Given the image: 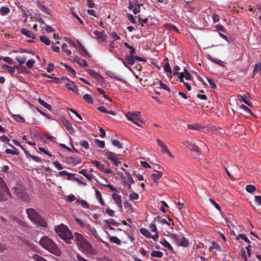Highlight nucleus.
Returning a JSON list of instances; mask_svg holds the SVG:
<instances>
[{"mask_svg": "<svg viewBox=\"0 0 261 261\" xmlns=\"http://www.w3.org/2000/svg\"><path fill=\"white\" fill-rule=\"evenodd\" d=\"M39 244L43 248L54 255L58 256L61 255V251L56 244L48 237H42L39 241Z\"/></svg>", "mask_w": 261, "mask_h": 261, "instance_id": "1", "label": "nucleus"}, {"mask_svg": "<svg viewBox=\"0 0 261 261\" xmlns=\"http://www.w3.org/2000/svg\"><path fill=\"white\" fill-rule=\"evenodd\" d=\"M55 230L57 234L67 244H71L73 240V235L68 227L63 224L55 227Z\"/></svg>", "mask_w": 261, "mask_h": 261, "instance_id": "2", "label": "nucleus"}, {"mask_svg": "<svg viewBox=\"0 0 261 261\" xmlns=\"http://www.w3.org/2000/svg\"><path fill=\"white\" fill-rule=\"evenodd\" d=\"M26 213L28 218L38 226L46 228L47 223L44 218L41 217L38 212L33 208H29L26 210Z\"/></svg>", "mask_w": 261, "mask_h": 261, "instance_id": "3", "label": "nucleus"}, {"mask_svg": "<svg viewBox=\"0 0 261 261\" xmlns=\"http://www.w3.org/2000/svg\"><path fill=\"white\" fill-rule=\"evenodd\" d=\"M127 119L132 121L134 124L139 127H142L138 121L143 122V118L141 116V113L139 111L128 112L125 114Z\"/></svg>", "mask_w": 261, "mask_h": 261, "instance_id": "4", "label": "nucleus"}, {"mask_svg": "<svg viewBox=\"0 0 261 261\" xmlns=\"http://www.w3.org/2000/svg\"><path fill=\"white\" fill-rule=\"evenodd\" d=\"M14 190L18 197L24 201H27L29 199V195L25 192L22 187H14Z\"/></svg>", "mask_w": 261, "mask_h": 261, "instance_id": "5", "label": "nucleus"}, {"mask_svg": "<svg viewBox=\"0 0 261 261\" xmlns=\"http://www.w3.org/2000/svg\"><path fill=\"white\" fill-rule=\"evenodd\" d=\"M106 155L108 160L111 161L115 166H118V164H121V162L119 161L118 158L114 152L108 151L106 152Z\"/></svg>", "mask_w": 261, "mask_h": 261, "instance_id": "6", "label": "nucleus"}, {"mask_svg": "<svg viewBox=\"0 0 261 261\" xmlns=\"http://www.w3.org/2000/svg\"><path fill=\"white\" fill-rule=\"evenodd\" d=\"M61 124L65 126L68 132L71 134H73L75 132L71 124L69 121L67 120L65 118H61L60 119Z\"/></svg>", "mask_w": 261, "mask_h": 261, "instance_id": "7", "label": "nucleus"}, {"mask_svg": "<svg viewBox=\"0 0 261 261\" xmlns=\"http://www.w3.org/2000/svg\"><path fill=\"white\" fill-rule=\"evenodd\" d=\"M158 145L161 148V151L164 153H167L171 158H174V156L171 153L169 150L168 149L166 144L160 139H156Z\"/></svg>", "mask_w": 261, "mask_h": 261, "instance_id": "8", "label": "nucleus"}, {"mask_svg": "<svg viewBox=\"0 0 261 261\" xmlns=\"http://www.w3.org/2000/svg\"><path fill=\"white\" fill-rule=\"evenodd\" d=\"M3 190L4 192H0V201H7L11 196L9 188L3 189Z\"/></svg>", "mask_w": 261, "mask_h": 261, "instance_id": "9", "label": "nucleus"}, {"mask_svg": "<svg viewBox=\"0 0 261 261\" xmlns=\"http://www.w3.org/2000/svg\"><path fill=\"white\" fill-rule=\"evenodd\" d=\"M112 198L114 200L115 204L120 208H122L121 196L116 193H114L112 194Z\"/></svg>", "mask_w": 261, "mask_h": 261, "instance_id": "10", "label": "nucleus"}, {"mask_svg": "<svg viewBox=\"0 0 261 261\" xmlns=\"http://www.w3.org/2000/svg\"><path fill=\"white\" fill-rule=\"evenodd\" d=\"M84 250L89 251L91 249V244L85 239L83 240L78 244Z\"/></svg>", "mask_w": 261, "mask_h": 261, "instance_id": "11", "label": "nucleus"}, {"mask_svg": "<svg viewBox=\"0 0 261 261\" xmlns=\"http://www.w3.org/2000/svg\"><path fill=\"white\" fill-rule=\"evenodd\" d=\"M73 61L78 64L81 67L83 68H86L88 66V64L85 60L80 59L77 56H75L74 58Z\"/></svg>", "mask_w": 261, "mask_h": 261, "instance_id": "12", "label": "nucleus"}, {"mask_svg": "<svg viewBox=\"0 0 261 261\" xmlns=\"http://www.w3.org/2000/svg\"><path fill=\"white\" fill-rule=\"evenodd\" d=\"M112 144L117 147L118 149H122V151L120 152L118 155H121L122 153L125 152L126 148H124L123 144H121L118 140H113L112 141Z\"/></svg>", "mask_w": 261, "mask_h": 261, "instance_id": "13", "label": "nucleus"}, {"mask_svg": "<svg viewBox=\"0 0 261 261\" xmlns=\"http://www.w3.org/2000/svg\"><path fill=\"white\" fill-rule=\"evenodd\" d=\"M77 42L79 44V47L80 48V54L83 56L85 57L86 56H88L89 58L91 57V55L88 52L87 49L82 45V44L79 42V41H77Z\"/></svg>", "mask_w": 261, "mask_h": 261, "instance_id": "14", "label": "nucleus"}, {"mask_svg": "<svg viewBox=\"0 0 261 261\" xmlns=\"http://www.w3.org/2000/svg\"><path fill=\"white\" fill-rule=\"evenodd\" d=\"M65 86L68 90L79 94V91L76 87V85H75L74 83L72 82L71 83H66L65 84Z\"/></svg>", "mask_w": 261, "mask_h": 261, "instance_id": "15", "label": "nucleus"}, {"mask_svg": "<svg viewBox=\"0 0 261 261\" xmlns=\"http://www.w3.org/2000/svg\"><path fill=\"white\" fill-rule=\"evenodd\" d=\"M88 73L90 74L93 77L97 80H100L101 76L95 70L92 69H88Z\"/></svg>", "mask_w": 261, "mask_h": 261, "instance_id": "16", "label": "nucleus"}, {"mask_svg": "<svg viewBox=\"0 0 261 261\" xmlns=\"http://www.w3.org/2000/svg\"><path fill=\"white\" fill-rule=\"evenodd\" d=\"M37 7L44 13H45L47 14H50V10L49 9L46 7L45 6L43 5L42 3L40 2H38L37 3Z\"/></svg>", "mask_w": 261, "mask_h": 261, "instance_id": "17", "label": "nucleus"}, {"mask_svg": "<svg viewBox=\"0 0 261 261\" xmlns=\"http://www.w3.org/2000/svg\"><path fill=\"white\" fill-rule=\"evenodd\" d=\"M106 74L108 75L109 77H110L112 79H114L115 80H117L118 81H121L123 83H125V81L123 80L121 78L119 77L118 76H116L115 74V73L112 72V71H107L106 72Z\"/></svg>", "mask_w": 261, "mask_h": 261, "instance_id": "18", "label": "nucleus"}, {"mask_svg": "<svg viewBox=\"0 0 261 261\" xmlns=\"http://www.w3.org/2000/svg\"><path fill=\"white\" fill-rule=\"evenodd\" d=\"M125 186L128 189H131V185L135 182L133 178L129 175L128 178L125 180Z\"/></svg>", "mask_w": 261, "mask_h": 261, "instance_id": "19", "label": "nucleus"}, {"mask_svg": "<svg viewBox=\"0 0 261 261\" xmlns=\"http://www.w3.org/2000/svg\"><path fill=\"white\" fill-rule=\"evenodd\" d=\"M93 34L95 35L96 37L100 39L102 41L106 40L107 38V36L106 35L103 34L102 32L95 31L93 32Z\"/></svg>", "mask_w": 261, "mask_h": 261, "instance_id": "20", "label": "nucleus"}, {"mask_svg": "<svg viewBox=\"0 0 261 261\" xmlns=\"http://www.w3.org/2000/svg\"><path fill=\"white\" fill-rule=\"evenodd\" d=\"M135 56L132 55H126L125 58L128 64L133 65L135 63Z\"/></svg>", "mask_w": 261, "mask_h": 261, "instance_id": "21", "label": "nucleus"}, {"mask_svg": "<svg viewBox=\"0 0 261 261\" xmlns=\"http://www.w3.org/2000/svg\"><path fill=\"white\" fill-rule=\"evenodd\" d=\"M160 243L162 244L165 247L168 248L171 252H173V248L170 244L165 239H164L162 241H160Z\"/></svg>", "mask_w": 261, "mask_h": 261, "instance_id": "22", "label": "nucleus"}, {"mask_svg": "<svg viewBox=\"0 0 261 261\" xmlns=\"http://www.w3.org/2000/svg\"><path fill=\"white\" fill-rule=\"evenodd\" d=\"M162 172L156 171V173H153L151 176L154 182H156V180L161 178V177L162 176Z\"/></svg>", "mask_w": 261, "mask_h": 261, "instance_id": "23", "label": "nucleus"}, {"mask_svg": "<svg viewBox=\"0 0 261 261\" xmlns=\"http://www.w3.org/2000/svg\"><path fill=\"white\" fill-rule=\"evenodd\" d=\"M140 232L142 234L145 236L147 238H150L151 237V234L150 232L146 228H142L140 230Z\"/></svg>", "mask_w": 261, "mask_h": 261, "instance_id": "24", "label": "nucleus"}, {"mask_svg": "<svg viewBox=\"0 0 261 261\" xmlns=\"http://www.w3.org/2000/svg\"><path fill=\"white\" fill-rule=\"evenodd\" d=\"M9 145L15 149V150H12L10 149H6L5 150V152L8 154H16L17 155L18 154V151L17 150L16 148L13 146L12 145L9 144Z\"/></svg>", "mask_w": 261, "mask_h": 261, "instance_id": "25", "label": "nucleus"}, {"mask_svg": "<svg viewBox=\"0 0 261 261\" xmlns=\"http://www.w3.org/2000/svg\"><path fill=\"white\" fill-rule=\"evenodd\" d=\"M21 32L22 34L29 38H34V35L33 34V33L25 29H22L21 30Z\"/></svg>", "mask_w": 261, "mask_h": 261, "instance_id": "26", "label": "nucleus"}, {"mask_svg": "<svg viewBox=\"0 0 261 261\" xmlns=\"http://www.w3.org/2000/svg\"><path fill=\"white\" fill-rule=\"evenodd\" d=\"M38 101L41 105L47 109L48 110L50 111L51 110V107L49 104L45 102L41 98H39Z\"/></svg>", "mask_w": 261, "mask_h": 261, "instance_id": "27", "label": "nucleus"}, {"mask_svg": "<svg viewBox=\"0 0 261 261\" xmlns=\"http://www.w3.org/2000/svg\"><path fill=\"white\" fill-rule=\"evenodd\" d=\"M151 255L152 257L162 258L163 256V253L160 251L154 250L151 252Z\"/></svg>", "mask_w": 261, "mask_h": 261, "instance_id": "28", "label": "nucleus"}, {"mask_svg": "<svg viewBox=\"0 0 261 261\" xmlns=\"http://www.w3.org/2000/svg\"><path fill=\"white\" fill-rule=\"evenodd\" d=\"M238 99L240 100V101L243 102L244 103H245V104H246L247 105H248L249 107H251L252 106L251 102L250 101H248L244 97V96H243L242 95H239L238 96Z\"/></svg>", "mask_w": 261, "mask_h": 261, "instance_id": "29", "label": "nucleus"}, {"mask_svg": "<svg viewBox=\"0 0 261 261\" xmlns=\"http://www.w3.org/2000/svg\"><path fill=\"white\" fill-rule=\"evenodd\" d=\"M75 221L80 225V226L82 227H86L87 228H90V225L89 224H87L85 222L82 220L81 219L76 218Z\"/></svg>", "mask_w": 261, "mask_h": 261, "instance_id": "30", "label": "nucleus"}, {"mask_svg": "<svg viewBox=\"0 0 261 261\" xmlns=\"http://www.w3.org/2000/svg\"><path fill=\"white\" fill-rule=\"evenodd\" d=\"M95 193L97 199L98 200L99 202L103 205L105 202L103 201L101 193L98 190H95Z\"/></svg>", "mask_w": 261, "mask_h": 261, "instance_id": "31", "label": "nucleus"}, {"mask_svg": "<svg viewBox=\"0 0 261 261\" xmlns=\"http://www.w3.org/2000/svg\"><path fill=\"white\" fill-rule=\"evenodd\" d=\"M83 98L89 103H93L94 100L90 95L88 94H85L83 95Z\"/></svg>", "mask_w": 261, "mask_h": 261, "instance_id": "32", "label": "nucleus"}, {"mask_svg": "<svg viewBox=\"0 0 261 261\" xmlns=\"http://www.w3.org/2000/svg\"><path fill=\"white\" fill-rule=\"evenodd\" d=\"M74 237L77 244L85 239L83 235L78 232L74 233Z\"/></svg>", "mask_w": 261, "mask_h": 261, "instance_id": "33", "label": "nucleus"}, {"mask_svg": "<svg viewBox=\"0 0 261 261\" xmlns=\"http://www.w3.org/2000/svg\"><path fill=\"white\" fill-rule=\"evenodd\" d=\"M10 11V9L7 7H2L0 9V13L2 15H6L8 14Z\"/></svg>", "mask_w": 261, "mask_h": 261, "instance_id": "34", "label": "nucleus"}, {"mask_svg": "<svg viewBox=\"0 0 261 261\" xmlns=\"http://www.w3.org/2000/svg\"><path fill=\"white\" fill-rule=\"evenodd\" d=\"M189 244V242L188 239L186 238L185 237H183L182 239L181 240V241L179 242L180 246L186 247L188 246Z\"/></svg>", "mask_w": 261, "mask_h": 261, "instance_id": "35", "label": "nucleus"}, {"mask_svg": "<svg viewBox=\"0 0 261 261\" xmlns=\"http://www.w3.org/2000/svg\"><path fill=\"white\" fill-rule=\"evenodd\" d=\"M40 40L46 45H49L50 44L49 39L46 36H40Z\"/></svg>", "mask_w": 261, "mask_h": 261, "instance_id": "36", "label": "nucleus"}, {"mask_svg": "<svg viewBox=\"0 0 261 261\" xmlns=\"http://www.w3.org/2000/svg\"><path fill=\"white\" fill-rule=\"evenodd\" d=\"M110 241L111 242L114 243L118 245H120L121 244L120 240L115 236L111 237Z\"/></svg>", "mask_w": 261, "mask_h": 261, "instance_id": "37", "label": "nucleus"}, {"mask_svg": "<svg viewBox=\"0 0 261 261\" xmlns=\"http://www.w3.org/2000/svg\"><path fill=\"white\" fill-rule=\"evenodd\" d=\"M80 173L83 174L85 177H86L88 179H91L92 177V175L91 174L87 173V170L86 169H83L79 172Z\"/></svg>", "mask_w": 261, "mask_h": 261, "instance_id": "38", "label": "nucleus"}, {"mask_svg": "<svg viewBox=\"0 0 261 261\" xmlns=\"http://www.w3.org/2000/svg\"><path fill=\"white\" fill-rule=\"evenodd\" d=\"M67 44L66 43H63L62 45V51L63 53H66L68 56H70L71 55V50L68 49L67 48Z\"/></svg>", "mask_w": 261, "mask_h": 261, "instance_id": "39", "label": "nucleus"}, {"mask_svg": "<svg viewBox=\"0 0 261 261\" xmlns=\"http://www.w3.org/2000/svg\"><path fill=\"white\" fill-rule=\"evenodd\" d=\"M211 60L213 61V62L219 65H220L221 66L224 67L225 66V63H224L222 61L218 59H214L212 58H210Z\"/></svg>", "mask_w": 261, "mask_h": 261, "instance_id": "40", "label": "nucleus"}, {"mask_svg": "<svg viewBox=\"0 0 261 261\" xmlns=\"http://www.w3.org/2000/svg\"><path fill=\"white\" fill-rule=\"evenodd\" d=\"M255 190L256 187L253 185H247L246 187V190L250 193H251L255 191Z\"/></svg>", "mask_w": 261, "mask_h": 261, "instance_id": "41", "label": "nucleus"}, {"mask_svg": "<svg viewBox=\"0 0 261 261\" xmlns=\"http://www.w3.org/2000/svg\"><path fill=\"white\" fill-rule=\"evenodd\" d=\"M240 239H241L243 240L244 241H245L246 242H247L248 243H250V242L249 240L248 239V238L244 234H239L238 236V237H237V240H239Z\"/></svg>", "mask_w": 261, "mask_h": 261, "instance_id": "42", "label": "nucleus"}, {"mask_svg": "<svg viewBox=\"0 0 261 261\" xmlns=\"http://www.w3.org/2000/svg\"><path fill=\"white\" fill-rule=\"evenodd\" d=\"M59 174L60 176H64V175H67L68 176V179H70L71 177L73 175V174L70 173L66 171H60L59 172Z\"/></svg>", "mask_w": 261, "mask_h": 261, "instance_id": "43", "label": "nucleus"}, {"mask_svg": "<svg viewBox=\"0 0 261 261\" xmlns=\"http://www.w3.org/2000/svg\"><path fill=\"white\" fill-rule=\"evenodd\" d=\"M155 220H158V221L160 222L162 224H165L167 225L168 226H170V223L168 222L165 219H161V217L159 216L156 217L155 219Z\"/></svg>", "mask_w": 261, "mask_h": 261, "instance_id": "44", "label": "nucleus"}, {"mask_svg": "<svg viewBox=\"0 0 261 261\" xmlns=\"http://www.w3.org/2000/svg\"><path fill=\"white\" fill-rule=\"evenodd\" d=\"M13 118L17 121L23 123L25 121L24 119L20 115H13Z\"/></svg>", "mask_w": 261, "mask_h": 261, "instance_id": "45", "label": "nucleus"}, {"mask_svg": "<svg viewBox=\"0 0 261 261\" xmlns=\"http://www.w3.org/2000/svg\"><path fill=\"white\" fill-rule=\"evenodd\" d=\"M95 143L99 147L103 148L105 146V143L103 141H100L98 139L95 140Z\"/></svg>", "mask_w": 261, "mask_h": 261, "instance_id": "46", "label": "nucleus"}, {"mask_svg": "<svg viewBox=\"0 0 261 261\" xmlns=\"http://www.w3.org/2000/svg\"><path fill=\"white\" fill-rule=\"evenodd\" d=\"M19 66H15L14 67L9 66L7 70L9 73L12 74L15 72V69L19 70Z\"/></svg>", "mask_w": 261, "mask_h": 261, "instance_id": "47", "label": "nucleus"}, {"mask_svg": "<svg viewBox=\"0 0 261 261\" xmlns=\"http://www.w3.org/2000/svg\"><path fill=\"white\" fill-rule=\"evenodd\" d=\"M33 258L36 261H47L45 258L37 254H35L33 255Z\"/></svg>", "mask_w": 261, "mask_h": 261, "instance_id": "48", "label": "nucleus"}, {"mask_svg": "<svg viewBox=\"0 0 261 261\" xmlns=\"http://www.w3.org/2000/svg\"><path fill=\"white\" fill-rule=\"evenodd\" d=\"M165 27H168L169 29L175 31L177 33H179L178 29L173 24L167 23L165 25Z\"/></svg>", "mask_w": 261, "mask_h": 261, "instance_id": "49", "label": "nucleus"}, {"mask_svg": "<svg viewBox=\"0 0 261 261\" xmlns=\"http://www.w3.org/2000/svg\"><path fill=\"white\" fill-rule=\"evenodd\" d=\"M16 60L20 63V64H22L26 61V58L23 56H18L16 57Z\"/></svg>", "mask_w": 261, "mask_h": 261, "instance_id": "50", "label": "nucleus"}, {"mask_svg": "<svg viewBox=\"0 0 261 261\" xmlns=\"http://www.w3.org/2000/svg\"><path fill=\"white\" fill-rule=\"evenodd\" d=\"M8 188L4 179L0 177V189L2 190Z\"/></svg>", "mask_w": 261, "mask_h": 261, "instance_id": "51", "label": "nucleus"}, {"mask_svg": "<svg viewBox=\"0 0 261 261\" xmlns=\"http://www.w3.org/2000/svg\"><path fill=\"white\" fill-rule=\"evenodd\" d=\"M80 144L85 149H87L89 147V143L87 141L83 140L80 142Z\"/></svg>", "mask_w": 261, "mask_h": 261, "instance_id": "52", "label": "nucleus"}, {"mask_svg": "<svg viewBox=\"0 0 261 261\" xmlns=\"http://www.w3.org/2000/svg\"><path fill=\"white\" fill-rule=\"evenodd\" d=\"M128 19L133 24L136 23V20L134 17L133 15L130 13H126Z\"/></svg>", "mask_w": 261, "mask_h": 261, "instance_id": "53", "label": "nucleus"}, {"mask_svg": "<svg viewBox=\"0 0 261 261\" xmlns=\"http://www.w3.org/2000/svg\"><path fill=\"white\" fill-rule=\"evenodd\" d=\"M139 197V196L138 194L135 192H133L129 195V199L132 201L138 199Z\"/></svg>", "mask_w": 261, "mask_h": 261, "instance_id": "54", "label": "nucleus"}, {"mask_svg": "<svg viewBox=\"0 0 261 261\" xmlns=\"http://www.w3.org/2000/svg\"><path fill=\"white\" fill-rule=\"evenodd\" d=\"M93 164H95V165L96 166V167L99 169L103 170V168L105 167V165L103 164H101L97 161H95L92 162Z\"/></svg>", "mask_w": 261, "mask_h": 261, "instance_id": "55", "label": "nucleus"}, {"mask_svg": "<svg viewBox=\"0 0 261 261\" xmlns=\"http://www.w3.org/2000/svg\"><path fill=\"white\" fill-rule=\"evenodd\" d=\"M240 255L244 259V261H247V254L245 249L242 248L241 250Z\"/></svg>", "mask_w": 261, "mask_h": 261, "instance_id": "56", "label": "nucleus"}, {"mask_svg": "<svg viewBox=\"0 0 261 261\" xmlns=\"http://www.w3.org/2000/svg\"><path fill=\"white\" fill-rule=\"evenodd\" d=\"M259 71L261 72V62L259 64H256L253 69V72L254 73Z\"/></svg>", "mask_w": 261, "mask_h": 261, "instance_id": "57", "label": "nucleus"}, {"mask_svg": "<svg viewBox=\"0 0 261 261\" xmlns=\"http://www.w3.org/2000/svg\"><path fill=\"white\" fill-rule=\"evenodd\" d=\"M188 128L190 129L198 130L199 128V126L197 124H188Z\"/></svg>", "mask_w": 261, "mask_h": 261, "instance_id": "58", "label": "nucleus"}, {"mask_svg": "<svg viewBox=\"0 0 261 261\" xmlns=\"http://www.w3.org/2000/svg\"><path fill=\"white\" fill-rule=\"evenodd\" d=\"M207 81L210 84V87L212 89H215L217 88L216 84L210 78H207Z\"/></svg>", "mask_w": 261, "mask_h": 261, "instance_id": "59", "label": "nucleus"}, {"mask_svg": "<svg viewBox=\"0 0 261 261\" xmlns=\"http://www.w3.org/2000/svg\"><path fill=\"white\" fill-rule=\"evenodd\" d=\"M29 157L31 158L33 161H34L36 162H38V163L41 162V160L38 156H35V155L30 154L29 155Z\"/></svg>", "mask_w": 261, "mask_h": 261, "instance_id": "60", "label": "nucleus"}, {"mask_svg": "<svg viewBox=\"0 0 261 261\" xmlns=\"http://www.w3.org/2000/svg\"><path fill=\"white\" fill-rule=\"evenodd\" d=\"M35 63V62L33 59L29 60L28 62H27L26 65L28 68H31L33 66Z\"/></svg>", "mask_w": 261, "mask_h": 261, "instance_id": "61", "label": "nucleus"}, {"mask_svg": "<svg viewBox=\"0 0 261 261\" xmlns=\"http://www.w3.org/2000/svg\"><path fill=\"white\" fill-rule=\"evenodd\" d=\"M240 108L244 110L245 111L248 112L251 115H253V113L252 111L245 105L242 104L241 105Z\"/></svg>", "mask_w": 261, "mask_h": 261, "instance_id": "62", "label": "nucleus"}, {"mask_svg": "<svg viewBox=\"0 0 261 261\" xmlns=\"http://www.w3.org/2000/svg\"><path fill=\"white\" fill-rule=\"evenodd\" d=\"M79 203L84 208H89V204L87 202L84 200H79Z\"/></svg>", "mask_w": 261, "mask_h": 261, "instance_id": "63", "label": "nucleus"}, {"mask_svg": "<svg viewBox=\"0 0 261 261\" xmlns=\"http://www.w3.org/2000/svg\"><path fill=\"white\" fill-rule=\"evenodd\" d=\"M255 201L257 204L260 205L261 204V196H255Z\"/></svg>", "mask_w": 261, "mask_h": 261, "instance_id": "64", "label": "nucleus"}]
</instances>
